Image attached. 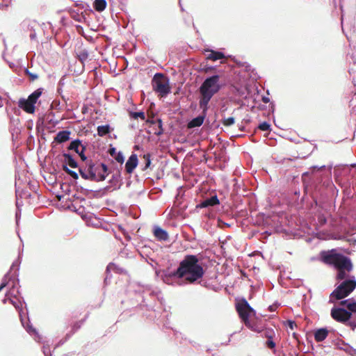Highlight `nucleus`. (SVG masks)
Wrapping results in <instances>:
<instances>
[{
  "label": "nucleus",
  "mask_w": 356,
  "mask_h": 356,
  "mask_svg": "<svg viewBox=\"0 0 356 356\" xmlns=\"http://www.w3.org/2000/svg\"><path fill=\"white\" fill-rule=\"evenodd\" d=\"M108 152L111 154V156H113L117 162H118L121 164H122L124 163V159L123 154L121 152H117L116 149L115 147H111L109 149Z\"/></svg>",
  "instance_id": "nucleus-17"
},
{
  "label": "nucleus",
  "mask_w": 356,
  "mask_h": 356,
  "mask_svg": "<svg viewBox=\"0 0 356 356\" xmlns=\"http://www.w3.org/2000/svg\"><path fill=\"white\" fill-rule=\"evenodd\" d=\"M90 175L92 176V181H101L105 180L108 175V169L106 164L99 163L94 164L91 161H90Z\"/></svg>",
  "instance_id": "nucleus-8"
},
{
  "label": "nucleus",
  "mask_w": 356,
  "mask_h": 356,
  "mask_svg": "<svg viewBox=\"0 0 356 356\" xmlns=\"http://www.w3.org/2000/svg\"><path fill=\"white\" fill-rule=\"evenodd\" d=\"M6 285L7 282L6 281H3L0 285V291H1Z\"/></svg>",
  "instance_id": "nucleus-36"
},
{
  "label": "nucleus",
  "mask_w": 356,
  "mask_h": 356,
  "mask_svg": "<svg viewBox=\"0 0 356 356\" xmlns=\"http://www.w3.org/2000/svg\"><path fill=\"white\" fill-rule=\"evenodd\" d=\"M25 73L31 81H33L38 78V76L36 74L31 72L28 69L25 70Z\"/></svg>",
  "instance_id": "nucleus-30"
},
{
  "label": "nucleus",
  "mask_w": 356,
  "mask_h": 356,
  "mask_svg": "<svg viewBox=\"0 0 356 356\" xmlns=\"http://www.w3.org/2000/svg\"><path fill=\"white\" fill-rule=\"evenodd\" d=\"M85 321V319H82L81 321H76L74 322L72 325V330L73 332H76L79 329L81 328V325H83V323H84Z\"/></svg>",
  "instance_id": "nucleus-26"
},
{
  "label": "nucleus",
  "mask_w": 356,
  "mask_h": 356,
  "mask_svg": "<svg viewBox=\"0 0 356 356\" xmlns=\"http://www.w3.org/2000/svg\"><path fill=\"white\" fill-rule=\"evenodd\" d=\"M154 235L159 241H165L168 239V233L160 227H156L154 229Z\"/></svg>",
  "instance_id": "nucleus-15"
},
{
  "label": "nucleus",
  "mask_w": 356,
  "mask_h": 356,
  "mask_svg": "<svg viewBox=\"0 0 356 356\" xmlns=\"http://www.w3.org/2000/svg\"><path fill=\"white\" fill-rule=\"evenodd\" d=\"M346 271H347L346 269L338 270V273H337V279L338 280H343L346 276Z\"/></svg>",
  "instance_id": "nucleus-31"
},
{
  "label": "nucleus",
  "mask_w": 356,
  "mask_h": 356,
  "mask_svg": "<svg viewBox=\"0 0 356 356\" xmlns=\"http://www.w3.org/2000/svg\"><path fill=\"white\" fill-rule=\"evenodd\" d=\"M70 135L69 131H60L56 134L54 140L58 143L66 142L70 139Z\"/></svg>",
  "instance_id": "nucleus-14"
},
{
  "label": "nucleus",
  "mask_w": 356,
  "mask_h": 356,
  "mask_svg": "<svg viewBox=\"0 0 356 356\" xmlns=\"http://www.w3.org/2000/svg\"><path fill=\"white\" fill-rule=\"evenodd\" d=\"M236 309L241 321L245 325H250L249 317L254 315V310L250 307L248 301L243 298L236 304Z\"/></svg>",
  "instance_id": "nucleus-7"
},
{
  "label": "nucleus",
  "mask_w": 356,
  "mask_h": 356,
  "mask_svg": "<svg viewBox=\"0 0 356 356\" xmlns=\"http://www.w3.org/2000/svg\"><path fill=\"white\" fill-rule=\"evenodd\" d=\"M93 7L96 11L102 12L106 7V0H95Z\"/></svg>",
  "instance_id": "nucleus-19"
},
{
  "label": "nucleus",
  "mask_w": 356,
  "mask_h": 356,
  "mask_svg": "<svg viewBox=\"0 0 356 356\" xmlns=\"http://www.w3.org/2000/svg\"><path fill=\"white\" fill-rule=\"evenodd\" d=\"M219 204V200L216 195L212 196L210 198L204 200L200 204V207L205 208L209 206H214Z\"/></svg>",
  "instance_id": "nucleus-16"
},
{
  "label": "nucleus",
  "mask_w": 356,
  "mask_h": 356,
  "mask_svg": "<svg viewBox=\"0 0 356 356\" xmlns=\"http://www.w3.org/2000/svg\"><path fill=\"white\" fill-rule=\"evenodd\" d=\"M131 116L134 119H138L140 118L141 120H145V115L144 112H132L131 113Z\"/></svg>",
  "instance_id": "nucleus-27"
},
{
  "label": "nucleus",
  "mask_w": 356,
  "mask_h": 356,
  "mask_svg": "<svg viewBox=\"0 0 356 356\" xmlns=\"http://www.w3.org/2000/svg\"><path fill=\"white\" fill-rule=\"evenodd\" d=\"M347 308L352 312H356V302L348 303L347 305Z\"/></svg>",
  "instance_id": "nucleus-33"
},
{
  "label": "nucleus",
  "mask_w": 356,
  "mask_h": 356,
  "mask_svg": "<svg viewBox=\"0 0 356 356\" xmlns=\"http://www.w3.org/2000/svg\"><path fill=\"white\" fill-rule=\"evenodd\" d=\"M110 132L109 125H102L97 127V134L104 136Z\"/></svg>",
  "instance_id": "nucleus-22"
},
{
  "label": "nucleus",
  "mask_w": 356,
  "mask_h": 356,
  "mask_svg": "<svg viewBox=\"0 0 356 356\" xmlns=\"http://www.w3.org/2000/svg\"><path fill=\"white\" fill-rule=\"evenodd\" d=\"M64 157V164L66 166L70 165L71 168H75L77 167V163L76 161L72 158V155L70 154L64 153L63 154Z\"/></svg>",
  "instance_id": "nucleus-18"
},
{
  "label": "nucleus",
  "mask_w": 356,
  "mask_h": 356,
  "mask_svg": "<svg viewBox=\"0 0 356 356\" xmlns=\"http://www.w3.org/2000/svg\"><path fill=\"white\" fill-rule=\"evenodd\" d=\"M348 303H349V302H348V300H343V301H341V302H340V304H341V305H347Z\"/></svg>",
  "instance_id": "nucleus-39"
},
{
  "label": "nucleus",
  "mask_w": 356,
  "mask_h": 356,
  "mask_svg": "<svg viewBox=\"0 0 356 356\" xmlns=\"http://www.w3.org/2000/svg\"><path fill=\"white\" fill-rule=\"evenodd\" d=\"M262 101L264 102V103H268L269 102L270 99L268 97H262Z\"/></svg>",
  "instance_id": "nucleus-38"
},
{
  "label": "nucleus",
  "mask_w": 356,
  "mask_h": 356,
  "mask_svg": "<svg viewBox=\"0 0 356 356\" xmlns=\"http://www.w3.org/2000/svg\"><path fill=\"white\" fill-rule=\"evenodd\" d=\"M277 308L276 305H270L268 309L270 312H274Z\"/></svg>",
  "instance_id": "nucleus-37"
},
{
  "label": "nucleus",
  "mask_w": 356,
  "mask_h": 356,
  "mask_svg": "<svg viewBox=\"0 0 356 356\" xmlns=\"http://www.w3.org/2000/svg\"><path fill=\"white\" fill-rule=\"evenodd\" d=\"M157 123H158L159 131L157 132H156L155 134L157 136H160V135H161L163 133V127H162V120H160V119H158L157 120Z\"/></svg>",
  "instance_id": "nucleus-32"
},
{
  "label": "nucleus",
  "mask_w": 356,
  "mask_h": 356,
  "mask_svg": "<svg viewBox=\"0 0 356 356\" xmlns=\"http://www.w3.org/2000/svg\"><path fill=\"white\" fill-rule=\"evenodd\" d=\"M351 313L342 308H333L331 310L332 317L337 321L345 323L351 318Z\"/></svg>",
  "instance_id": "nucleus-9"
},
{
  "label": "nucleus",
  "mask_w": 356,
  "mask_h": 356,
  "mask_svg": "<svg viewBox=\"0 0 356 356\" xmlns=\"http://www.w3.org/2000/svg\"><path fill=\"white\" fill-rule=\"evenodd\" d=\"M204 275V270L199 263L196 255L187 254L180 261L177 269L169 275H165V280L171 277L184 279L186 282L194 283L202 278Z\"/></svg>",
  "instance_id": "nucleus-2"
},
{
  "label": "nucleus",
  "mask_w": 356,
  "mask_h": 356,
  "mask_svg": "<svg viewBox=\"0 0 356 356\" xmlns=\"http://www.w3.org/2000/svg\"><path fill=\"white\" fill-rule=\"evenodd\" d=\"M79 172L82 178L85 179L92 180V176L90 175V162L87 164V170L79 168Z\"/></svg>",
  "instance_id": "nucleus-20"
},
{
  "label": "nucleus",
  "mask_w": 356,
  "mask_h": 356,
  "mask_svg": "<svg viewBox=\"0 0 356 356\" xmlns=\"http://www.w3.org/2000/svg\"><path fill=\"white\" fill-rule=\"evenodd\" d=\"M288 324H289V327H290L291 330H293V328H294L295 327H296V326H297V325H296V323H295V322H293V321H288Z\"/></svg>",
  "instance_id": "nucleus-35"
},
{
  "label": "nucleus",
  "mask_w": 356,
  "mask_h": 356,
  "mask_svg": "<svg viewBox=\"0 0 356 356\" xmlns=\"http://www.w3.org/2000/svg\"><path fill=\"white\" fill-rule=\"evenodd\" d=\"M219 79L220 76L218 75H213L207 78L200 86L199 88L200 94L199 105L200 108L202 110V115L191 120L188 123V128L191 129L200 127L203 124L210 100L221 88Z\"/></svg>",
  "instance_id": "nucleus-1"
},
{
  "label": "nucleus",
  "mask_w": 356,
  "mask_h": 356,
  "mask_svg": "<svg viewBox=\"0 0 356 356\" xmlns=\"http://www.w3.org/2000/svg\"><path fill=\"white\" fill-rule=\"evenodd\" d=\"M207 52H208V54L207 55L206 58L208 60L216 61L218 60L225 58L224 54L220 51H216L214 50H207Z\"/></svg>",
  "instance_id": "nucleus-12"
},
{
  "label": "nucleus",
  "mask_w": 356,
  "mask_h": 356,
  "mask_svg": "<svg viewBox=\"0 0 356 356\" xmlns=\"http://www.w3.org/2000/svg\"><path fill=\"white\" fill-rule=\"evenodd\" d=\"M258 128L261 131H268L270 129V125L269 123L264 122L259 125Z\"/></svg>",
  "instance_id": "nucleus-29"
},
{
  "label": "nucleus",
  "mask_w": 356,
  "mask_h": 356,
  "mask_svg": "<svg viewBox=\"0 0 356 356\" xmlns=\"http://www.w3.org/2000/svg\"><path fill=\"white\" fill-rule=\"evenodd\" d=\"M143 159L145 160V167L143 168V170H145L150 166L151 164L150 154H144Z\"/></svg>",
  "instance_id": "nucleus-25"
},
{
  "label": "nucleus",
  "mask_w": 356,
  "mask_h": 356,
  "mask_svg": "<svg viewBox=\"0 0 356 356\" xmlns=\"http://www.w3.org/2000/svg\"><path fill=\"white\" fill-rule=\"evenodd\" d=\"M43 88H38L32 92L27 99L21 98L18 102V106L27 113L33 114L35 112L38 98L41 96Z\"/></svg>",
  "instance_id": "nucleus-4"
},
{
  "label": "nucleus",
  "mask_w": 356,
  "mask_h": 356,
  "mask_svg": "<svg viewBox=\"0 0 356 356\" xmlns=\"http://www.w3.org/2000/svg\"><path fill=\"white\" fill-rule=\"evenodd\" d=\"M152 86L154 90L159 93L161 97H164L170 92L169 80L162 74L157 73L154 75Z\"/></svg>",
  "instance_id": "nucleus-6"
},
{
  "label": "nucleus",
  "mask_w": 356,
  "mask_h": 356,
  "mask_svg": "<svg viewBox=\"0 0 356 356\" xmlns=\"http://www.w3.org/2000/svg\"><path fill=\"white\" fill-rule=\"evenodd\" d=\"M266 346L270 349H273L275 347V343L272 340V339H268L266 343Z\"/></svg>",
  "instance_id": "nucleus-34"
},
{
  "label": "nucleus",
  "mask_w": 356,
  "mask_h": 356,
  "mask_svg": "<svg viewBox=\"0 0 356 356\" xmlns=\"http://www.w3.org/2000/svg\"><path fill=\"white\" fill-rule=\"evenodd\" d=\"M246 326L248 327H249L250 329H251L252 330L257 332L258 333L261 332L262 331V328L264 327L262 326H259V325H257L256 323H254V322H252L251 321H250V325H246Z\"/></svg>",
  "instance_id": "nucleus-23"
},
{
  "label": "nucleus",
  "mask_w": 356,
  "mask_h": 356,
  "mask_svg": "<svg viewBox=\"0 0 356 356\" xmlns=\"http://www.w3.org/2000/svg\"><path fill=\"white\" fill-rule=\"evenodd\" d=\"M328 335V330L326 328H321L317 330L314 333V339L317 342L324 341Z\"/></svg>",
  "instance_id": "nucleus-13"
},
{
  "label": "nucleus",
  "mask_w": 356,
  "mask_h": 356,
  "mask_svg": "<svg viewBox=\"0 0 356 356\" xmlns=\"http://www.w3.org/2000/svg\"><path fill=\"white\" fill-rule=\"evenodd\" d=\"M356 287V281L346 280L331 293L330 298L341 300L347 297Z\"/></svg>",
  "instance_id": "nucleus-5"
},
{
  "label": "nucleus",
  "mask_w": 356,
  "mask_h": 356,
  "mask_svg": "<svg viewBox=\"0 0 356 356\" xmlns=\"http://www.w3.org/2000/svg\"><path fill=\"white\" fill-rule=\"evenodd\" d=\"M261 333V336L267 338L268 339H273V337L275 335V332L273 329L270 328H262V331L260 332Z\"/></svg>",
  "instance_id": "nucleus-21"
},
{
  "label": "nucleus",
  "mask_w": 356,
  "mask_h": 356,
  "mask_svg": "<svg viewBox=\"0 0 356 356\" xmlns=\"http://www.w3.org/2000/svg\"><path fill=\"white\" fill-rule=\"evenodd\" d=\"M68 149L70 150H74L76 153H77L83 161H86L87 159L83 153L86 147L81 144L79 140H75L71 142Z\"/></svg>",
  "instance_id": "nucleus-10"
},
{
  "label": "nucleus",
  "mask_w": 356,
  "mask_h": 356,
  "mask_svg": "<svg viewBox=\"0 0 356 356\" xmlns=\"http://www.w3.org/2000/svg\"><path fill=\"white\" fill-rule=\"evenodd\" d=\"M63 169L66 173H67L69 175H70L74 179H78V177H79L78 174L76 172L70 170L65 165H63Z\"/></svg>",
  "instance_id": "nucleus-24"
},
{
  "label": "nucleus",
  "mask_w": 356,
  "mask_h": 356,
  "mask_svg": "<svg viewBox=\"0 0 356 356\" xmlns=\"http://www.w3.org/2000/svg\"><path fill=\"white\" fill-rule=\"evenodd\" d=\"M234 122H235L234 118L229 117V118H225L222 120V124L224 126L229 127V126L234 124Z\"/></svg>",
  "instance_id": "nucleus-28"
},
{
  "label": "nucleus",
  "mask_w": 356,
  "mask_h": 356,
  "mask_svg": "<svg viewBox=\"0 0 356 356\" xmlns=\"http://www.w3.org/2000/svg\"><path fill=\"white\" fill-rule=\"evenodd\" d=\"M138 160L136 154H132L125 164V170L127 173L131 174L138 165Z\"/></svg>",
  "instance_id": "nucleus-11"
},
{
  "label": "nucleus",
  "mask_w": 356,
  "mask_h": 356,
  "mask_svg": "<svg viewBox=\"0 0 356 356\" xmlns=\"http://www.w3.org/2000/svg\"><path fill=\"white\" fill-rule=\"evenodd\" d=\"M321 259L324 264L334 266L338 270L346 269L350 272L353 268L350 259L342 254L337 253L334 249L321 252Z\"/></svg>",
  "instance_id": "nucleus-3"
}]
</instances>
